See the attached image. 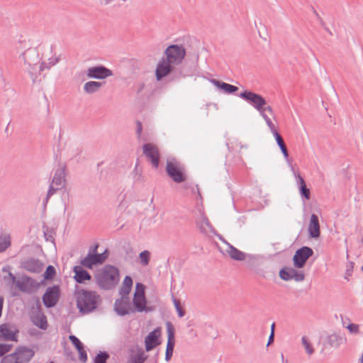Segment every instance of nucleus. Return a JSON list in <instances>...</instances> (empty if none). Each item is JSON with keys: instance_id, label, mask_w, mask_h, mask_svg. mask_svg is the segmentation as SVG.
<instances>
[{"instance_id": "f257e3e1", "label": "nucleus", "mask_w": 363, "mask_h": 363, "mask_svg": "<svg viewBox=\"0 0 363 363\" xmlns=\"http://www.w3.org/2000/svg\"><path fill=\"white\" fill-rule=\"evenodd\" d=\"M165 57L159 61L155 69V77L157 81L169 75L174 66L180 64L186 55V50L183 45H170L164 50Z\"/></svg>"}, {"instance_id": "f03ea898", "label": "nucleus", "mask_w": 363, "mask_h": 363, "mask_svg": "<svg viewBox=\"0 0 363 363\" xmlns=\"http://www.w3.org/2000/svg\"><path fill=\"white\" fill-rule=\"evenodd\" d=\"M77 307L82 314L89 313L96 310L101 301V296L94 291L79 289L74 293Z\"/></svg>"}, {"instance_id": "7ed1b4c3", "label": "nucleus", "mask_w": 363, "mask_h": 363, "mask_svg": "<svg viewBox=\"0 0 363 363\" xmlns=\"http://www.w3.org/2000/svg\"><path fill=\"white\" fill-rule=\"evenodd\" d=\"M96 282L103 290H111L119 282V270L111 264L105 265L95 274Z\"/></svg>"}, {"instance_id": "20e7f679", "label": "nucleus", "mask_w": 363, "mask_h": 363, "mask_svg": "<svg viewBox=\"0 0 363 363\" xmlns=\"http://www.w3.org/2000/svg\"><path fill=\"white\" fill-rule=\"evenodd\" d=\"M166 172L169 177L173 182L179 184L186 180V175L185 174V168L179 161L175 158L167 160L166 164Z\"/></svg>"}, {"instance_id": "39448f33", "label": "nucleus", "mask_w": 363, "mask_h": 363, "mask_svg": "<svg viewBox=\"0 0 363 363\" xmlns=\"http://www.w3.org/2000/svg\"><path fill=\"white\" fill-rule=\"evenodd\" d=\"M61 290L59 285H53L46 289L43 295L42 300L44 306L47 308L55 307L60 298Z\"/></svg>"}, {"instance_id": "423d86ee", "label": "nucleus", "mask_w": 363, "mask_h": 363, "mask_svg": "<svg viewBox=\"0 0 363 363\" xmlns=\"http://www.w3.org/2000/svg\"><path fill=\"white\" fill-rule=\"evenodd\" d=\"M239 96L252 105L258 112L267 107L266 100L259 94L250 91H245Z\"/></svg>"}, {"instance_id": "0eeeda50", "label": "nucleus", "mask_w": 363, "mask_h": 363, "mask_svg": "<svg viewBox=\"0 0 363 363\" xmlns=\"http://www.w3.org/2000/svg\"><path fill=\"white\" fill-rule=\"evenodd\" d=\"M18 333L19 329L13 323H5L0 325V340L17 342Z\"/></svg>"}, {"instance_id": "6e6552de", "label": "nucleus", "mask_w": 363, "mask_h": 363, "mask_svg": "<svg viewBox=\"0 0 363 363\" xmlns=\"http://www.w3.org/2000/svg\"><path fill=\"white\" fill-rule=\"evenodd\" d=\"M143 152L152 167L157 169L160 161V153L157 147L152 143H145L143 145Z\"/></svg>"}, {"instance_id": "1a4fd4ad", "label": "nucleus", "mask_w": 363, "mask_h": 363, "mask_svg": "<svg viewBox=\"0 0 363 363\" xmlns=\"http://www.w3.org/2000/svg\"><path fill=\"white\" fill-rule=\"evenodd\" d=\"M86 74L89 78L102 80L112 76L113 74L111 69L99 65L88 68Z\"/></svg>"}, {"instance_id": "9d476101", "label": "nucleus", "mask_w": 363, "mask_h": 363, "mask_svg": "<svg viewBox=\"0 0 363 363\" xmlns=\"http://www.w3.org/2000/svg\"><path fill=\"white\" fill-rule=\"evenodd\" d=\"M167 342L165 351V360L169 361L173 355L174 348L175 345V329L174 326L170 321L166 322Z\"/></svg>"}, {"instance_id": "9b49d317", "label": "nucleus", "mask_w": 363, "mask_h": 363, "mask_svg": "<svg viewBox=\"0 0 363 363\" xmlns=\"http://www.w3.org/2000/svg\"><path fill=\"white\" fill-rule=\"evenodd\" d=\"M133 307L130 297L128 296L121 295L120 298H117L114 303V311L120 316L129 315L132 312Z\"/></svg>"}, {"instance_id": "f8f14e48", "label": "nucleus", "mask_w": 363, "mask_h": 363, "mask_svg": "<svg viewBox=\"0 0 363 363\" xmlns=\"http://www.w3.org/2000/svg\"><path fill=\"white\" fill-rule=\"evenodd\" d=\"M44 267V264L39 259L28 257L21 262V268L33 274L40 273Z\"/></svg>"}, {"instance_id": "ddd939ff", "label": "nucleus", "mask_w": 363, "mask_h": 363, "mask_svg": "<svg viewBox=\"0 0 363 363\" xmlns=\"http://www.w3.org/2000/svg\"><path fill=\"white\" fill-rule=\"evenodd\" d=\"M196 189L199 199L196 201V206H195L193 213L195 214L196 216H197L196 219V224L197 228L200 230L201 233H204V211L203 207V198L200 192V190L198 187V185H196Z\"/></svg>"}, {"instance_id": "4468645a", "label": "nucleus", "mask_w": 363, "mask_h": 363, "mask_svg": "<svg viewBox=\"0 0 363 363\" xmlns=\"http://www.w3.org/2000/svg\"><path fill=\"white\" fill-rule=\"evenodd\" d=\"M313 254V251L311 248L308 247H303L298 250L294 257V264L297 268H303L307 259L311 257Z\"/></svg>"}, {"instance_id": "2eb2a0df", "label": "nucleus", "mask_w": 363, "mask_h": 363, "mask_svg": "<svg viewBox=\"0 0 363 363\" xmlns=\"http://www.w3.org/2000/svg\"><path fill=\"white\" fill-rule=\"evenodd\" d=\"M161 328L157 327L148 333L145 338V347L147 352H150L161 344Z\"/></svg>"}, {"instance_id": "dca6fc26", "label": "nucleus", "mask_w": 363, "mask_h": 363, "mask_svg": "<svg viewBox=\"0 0 363 363\" xmlns=\"http://www.w3.org/2000/svg\"><path fill=\"white\" fill-rule=\"evenodd\" d=\"M279 277L284 281L295 280L302 281L305 279V274L302 271L292 267H284L279 272Z\"/></svg>"}, {"instance_id": "f3484780", "label": "nucleus", "mask_w": 363, "mask_h": 363, "mask_svg": "<svg viewBox=\"0 0 363 363\" xmlns=\"http://www.w3.org/2000/svg\"><path fill=\"white\" fill-rule=\"evenodd\" d=\"M36 305L38 310L31 317V321L33 324L37 326L38 328L41 330H46L48 326L47 317L42 311L41 304L38 298H37Z\"/></svg>"}, {"instance_id": "a211bd4d", "label": "nucleus", "mask_w": 363, "mask_h": 363, "mask_svg": "<svg viewBox=\"0 0 363 363\" xmlns=\"http://www.w3.org/2000/svg\"><path fill=\"white\" fill-rule=\"evenodd\" d=\"M13 354L18 357L19 363H28L34 357L35 351L27 346H18Z\"/></svg>"}, {"instance_id": "6ab92c4d", "label": "nucleus", "mask_w": 363, "mask_h": 363, "mask_svg": "<svg viewBox=\"0 0 363 363\" xmlns=\"http://www.w3.org/2000/svg\"><path fill=\"white\" fill-rule=\"evenodd\" d=\"M147 298L146 296H140L136 295V296H133V310L132 312H150L154 310V307L147 306Z\"/></svg>"}, {"instance_id": "aec40b11", "label": "nucleus", "mask_w": 363, "mask_h": 363, "mask_svg": "<svg viewBox=\"0 0 363 363\" xmlns=\"http://www.w3.org/2000/svg\"><path fill=\"white\" fill-rule=\"evenodd\" d=\"M21 57L24 60L25 65H38L40 62L39 53L35 48H29L23 53Z\"/></svg>"}, {"instance_id": "412c9836", "label": "nucleus", "mask_w": 363, "mask_h": 363, "mask_svg": "<svg viewBox=\"0 0 363 363\" xmlns=\"http://www.w3.org/2000/svg\"><path fill=\"white\" fill-rule=\"evenodd\" d=\"M130 363H144L147 359V355L145 354L143 347L136 345L130 349Z\"/></svg>"}, {"instance_id": "4be33fe9", "label": "nucleus", "mask_w": 363, "mask_h": 363, "mask_svg": "<svg viewBox=\"0 0 363 363\" xmlns=\"http://www.w3.org/2000/svg\"><path fill=\"white\" fill-rule=\"evenodd\" d=\"M82 266H74L73 267V272L74 273V279L78 284H83L86 281H90L91 276L89 272L83 268Z\"/></svg>"}, {"instance_id": "5701e85b", "label": "nucleus", "mask_w": 363, "mask_h": 363, "mask_svg": "<svg viewBox=\"0 0 363 363\" xmlns=\"http://www.w3.org/2000/svg\"><path fill=\"white\" fill-rule=\"evenodd\" d=\"M309 235L313 238H318L320 236V223L318 217L315 214H312L308 225Z\"/></svg>"}, {"instance_id": "b1692460", "label": "nucleus", "mask_w": 363, "mask_h": 363, "mask_svg": "<svg viewBox=\"0 0 363 363\" xmlns=\"http://www.w3.org/2000/svg\"><path fill=\"white\" fill-rule=\"evenodd\" d=\"M210 82L213 84L218 89L222 91L225 94H233L238 90V87L230 84H227L222 81L215 79H209Z\"/></svg>"}, {"instance_id": "393cba45", "label": "nucleus", "mask_w": 363, "mask_h": 363, "mask_svg": "<svg viewBox=\"0 0 363 363\" xmlns=\"http://www.w3.org/2000/svg\"><path fill=\"white\" fill-rule=\"evenodd\" d=\"M347 342V338L340 334L333 333L328 337V343L330 347L338 348Z\"/></svg>"}, {"instance_id": "a878e982", "label": "nucleus", "mask_w": 363, "mask_h": 363, "mask_svg": "<svg viewBox=\"0 0 363 363\" xmlns=\"http://www.w3.org/2000/svg\"><path fill=\"white\" fill-rule=\"evenodd\" d=\"M65 169L66 165L63 164L55 170L52 184L58 186L65 182Z\"/></svg>"}, {"instance_id": "bb28decb", "label": "nucleus", "mask_w": 363, "mask_h": 363, "mask_svg": "<svg viewBox=\"0 0 363 363\" xmlns=\"http://www.w3.org/2000/svg\"><path fill=\"white\" fill-rule=\"evenodd\" d=\"M225 252L232 259L235 260L242 261L246 258V255L244 252L240 251L229 244L227 245Z\"/></svg>"}, {"instance_id": "cd10ccee", "label": "nucleus", "mask_w": 363, "mask_h": 363, "mask_svg": "<svg viewBox=\"0 0 363 363\" xmlns=\"http://www.w3.org/2000/svg\"><path fill=\"white\" fill-rule=\"evenodd\" d=\"M105 82L96 81H89L84 84V91L88 94H92L97 92Z\"/></svg>"}, {"instance_id": "c85d7f7f", "label": "nucleus", "mask_w": 363, "mask_h": 363, "mask_svg": "<svg viewBox=\"0 0 363 363\" xmlns=\"http://www.w3.org/2000/svg\"><path fill=\"white\" fill-rule=\"evenodd\" d=\"M133 284V281L132 277L129 275H126L123 281V284L119 290V294L121 295L128 296L131 291Z\"/></svg>"}, {"instance_id": "c756f323", "label": "nucleus", "mask_w": 363, "mask_h": 363, "mask_svg": "<svg viewBox=\"0 0 363 363\" xmlns=\"http://www.w3.org/2000/svg\"><path fill=\"white\" fill-rule=\"evenodd\" d=\"M80 264L82 267L89 269H91L94 265H96L94 255L91 253H88L86 256L80 261Z\"/></svg>"}, {"instance_id": "7c9ffc66", "label": "nucleus", "mask_w": 363, "mask_h": 363, "mask_svg": "<svg viewBox=\"0 0 363 363\" xmlns=\"http://www.w3.org/2000/svg\"><path fill=\"white\" fill-rule=\"evenodd\" d=\"M26 275L23 274L21 277V280H18L15 284L21 291L27 294H31V290L28 287V281H26Z\"/></svg>"}, {"instance_id": "2f4dec72", "label": "nucleus", "mask_w": 363, "mask_h": 363, "mask_svg": "<svg viewBox=\"0 0 363 363\" xmlns=\"http://www.w3.org/2000/svg\"><path fill=\"white\" fill-rule=\"evenodd\" d=\"M301 342H302V345L303 346V347L306 350V352L308 355H311L314 353L315 350H314L310 340L308 339V337H307L306 336H303L301 338Z\"/></svg>"}, {"instance_id": "473e14b6", "label": "nucleus", "mask_w": 363, "mask_h": 363, "mask_svg": "<svg viewBox=\"0 0 363 363\" xmlns=\"http://www.w3.org/2000/svg\"><path fill=\"white\" fill-rule=\"evenodd\" d=\"M93 255H94V258L96 264V265L102 264L106 261V259H107V257L108 256V250L106 249L104 252H102V253L97 252L96 254H94Z\"/></svg>"}, {"instance_id": "72a5a7b5", "label": "nucleus", "mask_w": 363, "mask_h": 363, "mask_svg": "<svg viewBox=\"0 0 363 363\" xmlns=\"http://www.w3.org/2000/svg\"><path fill=\"white\" fill-rule=\"evenodd\" d=\"M110 355L107 352L100 351L94 358V363H106Z\"/></svg>"}, {"instance_id": "f704fd0d", "label": "nucleus", "mask_w": 363, "mask_h": 363, "mask_svg": "<svg viewBox=\"0 0 363 363\" xmlns=\"http://www.w3.org/2000/svg\"><path fill=\"white\" fill-rule=\"evenodd\" d=\"M48 63L45 62H43L41 63V65L39 67V72L44 70L45 68L50 69L52 66L55 65L60 61V57H50L48 59Z\"/></svg>"}, {"instance_id": "c9c22d12", "label": "nucleus", "mask_w": 363, "mask_h": 363, "mask_svg": "<svg viewBox=\"0 0 363 363\" xmlns=\"http://www.w3.org/2000/svg\"><path fill=\"white\" fill-rule=\"evenodd\" d=\"M11 245V237L9 235L0 236V252L5 251Z\"/></svg>"}, {"instance_id": "e433bc0d", "label": "nucleus", "mask_w": 363, "mask_h": 363, "mask_svg": "<svg viewBox=\"0 0 363 363\" xmlns=\"http://www.w3.org/2000/svg\"><path fill=\"white\" fill-rule=\"evenodd\" d=\"M259 113L261 115V116L264 118L267 124L272 121L269 118V115L274 116V113L272 108L270 106H268L267 107L264 108V110Z\"/></svg>"}, {"instance_id": "4c0bfd02", "label": "nucleus", "mask_w": 363, "mask_h": 363, "mask_svg": "<svg viewBox=\"0 0 363 363\" xmlns=\"http://www.w3.org/2000/svg\"><path fill=\"white\" fill-rule=\"evenodd\" d=\"M172 301L174 306L176 308L177 313L179 318H182L185 315V310L182 308L180 300L176 298L174 296H172Z\"/></svg>"}, {"instance_id": "58836bf2", "label": "nucleus", "mask_w": 363, "mask_h": 363, "mask_svg": "<svg viewBox=\"0 0 363 363\" xmlns=\"http://www.w3.org/2000/svg\"><path fill=\"white\" fill-rule=\"evenodd\" d=\"M150 252L148 250H143L139 254L140 262L143 266L149 264L150 260Z\"/></svg>"}, {"instance_id": "ea45409f", "label": "nucleus", "mask_w": 363, "mask_h": 363, "mask_svg": "<svg viewBox=\"0 0 363 363\" xmlns=\"http://www.w3.org/2000/svg\"><path fill=\"white\" fill-rule=\"evenodd\" d=\"M56 275L55 268L52 265H48L43 273L44 280H52Z\"/></svg>"}, {"instance_id": "a19ab883", "label": "nucleus", "mask_w": 363, "mask_h": 363, "mask_svg": "<svg viewBox=\"0 0 363 363\" xmlns=\"http://www.w3.org/2000/svg\"><path fill=\"white\" fill-rule=\"evenodd\" d=\"M26 281H28V285L31 290V293L33 291H36L40 287V284L43 283V281H42L40 283H38L36 281V280L28 275H26Z\"/></svg>"}, {"instance_id": "79ce46f5", "label": "nucleus", "mask_w": 363, "mask_h": 363, "mask_svg": "<svg viewBox=\"0 0 363 363\" xmlns=\"http://www.w3.org/2000/svg\"><path fill=\"white\" fill-rule=\"evenodd\" d=\"M38 68V65H27V67H26L33 83L35 82Z\"/></svg>"}, {"instance_id": "37998d69", "label": "nucleus", "mask_w": 363, "mask_h": 363, "mask_svg": "<svg viewBox=\"0 0 363 363\" xmlns=\"http://www.w3.org/2000/svg\"><path fill=\"white\" fill-rule=\"evenodd\" d=\"M136 295L145 296V286L140 282H137L135 284V291L133 296H136Z\"/></svg>"}, {"instance_id": "c03bdc74", "label": "nucleus", "mask_w": 363, "mask_h": 363, "mask_svg": "<svg viewBox=\"0 0 363 363\" xmlns=\"http://www.w3.org/2000/svg\"><path fill=\"white\" fill-rule=\"evenodd\" d=\"M69 339L71 341L72 344L75 347L77 350L84 347V345L82 344V342L75 335H70L69 336Z\"/></svg>"}, {"instance_id": "a18cd8bd", "label": "nucleus", "mask_w": 363, "mask_h": 363, "mask_svg": "<svg viewBox=\"0 0 363 363\" xmlns=\"http://www.w3.org/2000/svg\"><path fill=\"white\" fill-rule=\"evenodd\" d=\"M13 345L8 343H0V357L6 356L5 354L11 351Z\"/></svg>"}, {"instance_id": "49530a36", "label": "nucleus", "mask_w": 363, "mask_h": 363, "mask_svg": "<svg viewBox=\"0 0 363 363\" xmlns=\"http://www.w3.org/2000/svg\"><path fill=\"white\" fill-rule=\"evenodd\" d=\"M52 184H50L49 186V189H48V191L47 193V196L43 202L44 208L46 207L47 203H48V200L50 199V196H52L57 191V189H59V188H57V187L55 188Z\"/></svg>"}, {"instance_id": "de8ad7c7", "label": "nucleus", "mask_w": 363, "mask_h": 363, "mask_svg": "<svg viewBox=\"0 0 363 363\" xmlns=\"http://www.w3.org/2000/svg\"><path fill=\"white\" fill-rule=\"evenodd\" d=\"M259 35L260 38L264 40H267V37L268 36L267 28L265 24H259V26L257 28Z\"/></svg>"}, {"instance_id": "09e8293b", "label": "nucleus", "mask_w": 363, "mask_h": 363, "mask_svg": "<svg viewBox=\"0 0 363 363\" xmlns=\"http://www.w3.org/2000/svg\"><path fill=\"white\" fill-rule=\"evenodd\" d=\"M299 191L302 196L306 198L307 200L310 199V197H311L310 189L306 186V185L299 186Z\"/></svg>"}, {"instance_id": "8fccbe9b", "label": "nucleus", "mask_w": 363, "mask_h": 363, "mask_svg": "<svg viewBox=\"0 0 363 363\" xmlns=\"http://www.w3.org/2000/svg\"><path fill=\"white\" fill-rule=\"evenodd\" d=\"M79 352V361L82 363H86L87 361V354L84 347H82L77 350Z\"/></svg>"}, {"instance_id": "3c124183", "label": "nucleus", "mask_w": 363, "mask_h": 363, "mask_svg": "<svg viewBox=\"0 0 363 363\" xmlns=\"http://www.w3.org/2000/svg\"><path fill=\"white\" fill-rule=\"evenodd\" d=\"M351 334H357L359 332V326L357 324L351 323L346 326Z\"/></svg>"}, {"instance_id": "603ef678", "label": "nucleus", "mask_w": 363, "mask_h": 363, "mask_svg": "<svg viewBox=\"0 0 363 363\" xmlns=\"http://www.w3.org/2000/svg\"><path fill=\"white\" fill-rule=\"evenodd\" d=\"M294 174L296 177V183L298 187L306 185L303 178L301 176L295 172H294Z\"/></svg>"}, {"instance_id": "864d4df0", "label": "nucleus", "mask_w": 363, "mask_h": 363, "mask_svg": "<svg viewBox=\"0 0 363 363\" xmlns=\"http://www.w3.org/2000/svg\"><path fill=\"white\" fill-rule=\"evenodd\" d=\"M136 135L138 138L141 137L143 132V124L140 121H136Z\"/></svg>"}, {"instance_id": "5fc2aeb1", "label": "nucleus", "mask_w": 363, "mask_h": 363, "mask_svg": "<svg viewBox=\"0 0 363 363\" xmlns=\"http://www.w3.org/2000/svg\"><path fill=\"white\" fill-rule=\"evenodd\" d=\"M274 136V138L277 140V145H279V147H281L286 145L284 141V139L282 138L281 135L279 133H278Z\"/></svg>"}, {"instance_id": "6e6d98bb", "label": "nucleus", "mask_w": 363, "mask_h": 363, "mask_svg": "<svg viewBox=\"0 0 363 363\" xmlns=\"http://www.w3.org/2000/svg\"><path fill=\"white\" fill-rule=\"evenodd\" d=\"M267 125L269 129L270 130L271 133L273 134V135H275L279 133L275 124L272 121L268 123Z\"/></svg>"}, {"instance_id": "4d7b16f0", "label": "nucleus", "mask_w": 363, "mask_h": 363, "mask_svg": "<svg viewBox=\"0 0 363 363\" xmlns=\"http://www.w3.org/2000/svg\"><path fill=\"white\" fill-rule=\"evenodd\" d=\"M48 230V228L47 226H43V233H44V236H45V238L46 240H54V238H52V236L50 234H48L47 231Z\"/></svg>"}, {"instance_id": "13d9d810", "label": "nucleus", "mask_w": 363, "mask_h": 363, "mask_svg": "<svg viewBox=\"0 0 363 363\" xmlns=\"http://www.w3.org/2000/svg\"><path fill=\"white\" fill-rule=\"evenodd\" d=\"M7 279V277H4V279L6 280ZM8 279H9L10 282L11 284H16V282L18 281L16 280V278L13 274H12L11 272H9L8 274Z\"/></svg>"}, {"instance_id": "bf43d9fd", "label": "nucleus", "mask_w": 363, "mask_h": 363, "mask_svg": "<svg viewBox=\"0 0 363 363\" xmlns=\"http://www.w3.org/2000/svg\"><path fill=\"white\" fill-rule=\"evenodd\" d=\"M99 247V243H96L94 245L91 246L89 247L88 253H91L92 255L97 253L98 252L97 250H98Z\"/></svg>"}, {"instance_id": "052dcab7", "label": "nucleus", "mask_w": 363, "mask_h": 363, "mask_svg": "<svg viewBox=\"0 0 363 363\" xmlns=\"http://www.w3.org/2000/svg\"><path fill=\"white\" fill-rule=\"evenodd\" d=\"M280 149H281V152L283 153V155H284V158L286 160H288L289 155V152H288L286 145H284L283 147H280Z\"/></svg>"}, {"instance_id": "680f3d73", "label": "nucleus", "mask_w": 363, "mask_h": 363, "mask_svg": "<svg viewBox=\"0 0 363 363\" xmlns=\"http://www.w3.org/2000/svg\"><path fill=\"white\" fill-rule=\"evenodd\" d=\"M4 298L3 296H0V318L2 315V311L4 308Z\"/></svg>"}, {"instance_id": "e2e57ef3", "label": "nucleus", "mask_w": 363, "mask_h": 363, "mask_svg": "<svg viewBox=\"0 0 363 363\" xmlns=\"http://www.w3.org/2000/svg\"><path fill=\"white\" fill-rule=\"evenodd\" d=\"M134 180L135 182H140L143 181V177L140 174H138L137 172H135V175L134 177Z\"/></svg>"}, {"instance_id": "0e129e2a", "label": "nucleus", "mask_w": 363, "mask_h": 363, "mask_svg": "<svg viewBox=\"0 0 363 363\" xmlns=\"http://www.w3.org/2000/svg\"><path fill=\"white\" fill-rule=\"evenodd\" d=\"M274 323L272 324V334L269 337V344L271 342V341H272L274 340Z\"/></svg>"}, {"instance_id": "69168bd1", "label": "nucleus", "mask_w": 363, "mask_h": 363, "mask_svg": "<svg viewBox=\"0 0 363 363\" xmlns=\"http://www.w3.org/2000/svg\"><path fill=\"white\" fill-rule=\"evenodd\" d=\"M144 88H145V84L144 83H140L138 85V91H137V93L138 94L140 93L143 90Z\"/></svg>"}, {"instance_id": "338daca9", "label": "nucleus", "mask_w": 363, "mask_h": 363, "mask_svg": "<svg viewBox=\"0 0 363 363\" xmlns=\"http://www.w3.org/2000/svg\"><path fill=\"white\" fill-rule=\"evenodd\" d=\"M2 272H10V267L6 266V267H3Z\"/></svg>"}, {"instance_id": "774afa93", "label": "nucleus", "mask_w": 363, "mask_h": 363, "mask_svg": "<svg viewBox=\"0 0 363 363\" xmlns=\"http://www.w3.org/2000/svg\"><path fill=\"white\" fill-rule=\"evenodd\" d=\"M325 29L329 33L330 35H333V33L330 28L325 27Z\"/></svg>"}]
</instances>
